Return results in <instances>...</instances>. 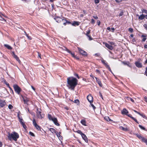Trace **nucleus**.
Returning <instances> with one entry per match:
<instances>
[{
    "label": "nucleus",
    "mask_w": 147,
    "mask_h": 147,
    "mask_svg": "<svg viewBox=\"0 0 147 147\" xmlns=\"http://www.w3.org/2000/svg\"><path fill=\"white\" fill-rule=\"evenodd\" d=\"M67 86L69 88L74 90V88L78 84L77 80L73 77H68L67 79Z\"/></svg>",
    "instance_id": "nucleus-1"
},
{
    "label": "nucleus",
    "mask_w": 147,
    "mask_h": 147,
    "mask_svg": "<svg viewBox=\"0 0 147 147\" xmlns=\"http://www.w3.org/2000/svg\"><path fill=\"white\" fill-rule=\"evenodd\" d=\"M8 137L9 139L10 140L12 139L16 141L19 138V135L17 133L14 132L11 134L9 133Z\"/></svg>",
    "instance_id": "nucleus-2"
},
{
    "label": "nucleus",
    "mask_w": 147,
    "mask_h": 147,
    "mask_svg": "<svg viewBox=\"0 0 147 147\" xmlns=\"http://www.w3.org/2000/svg\"><path fill=\"white\" fill-rule=\"evenodd\" d=\"M48 117L49 119L50 120H52V121H53L54 124L57 126H59V124L57 122V119L56 118H53L52 117V116L48 114Z\"/></svg>",
    "instance_id": "nucleus-3"
},
{
    "label": "nucleus",
    "mask_w": 147,
    "mask_h": 147,
    "mask_svg": "<svg viewBox=\"0 0 147 147\" xmlns=\"http://www.w3.org/2000/svg\"><path fill=\"white\" fill-rule=\"evenodd\" d=\"M13 87L16 92L18 94H19L21 91V88L20 87L16 84H14L13 85Z\"/></svg>",
    "instance_id": "nucleus-4"
},
{
    "label": "nucleus",
    "mask_w": 147,
    "mask_h": 147,
    "mask_svg": "<svg viewBox=\"0 0 147 147\" xmlns=\"http://www.w3.org/2000/svg\"><path fill=\"white\" fill-rule=\"evenodd\" d=\"M33 123L34 125L37 129L38 130H40V127L37 124L36 121L34 119L33 120Z\"/></svg>",
    "instance_id": "nucleus-5"
},
{
    "label": "nucleus",
    "mask_w": 147,
    "mask_h": 147,
    "mask_svg": "<svg viewBox=\"0 0 147 147\" xmlns=\"http://www.w3.org/2000/svg\"><path fill=\"white\" fill-rule=\"evenodd\" d=\"M36 113L37 116L38 118L40 119H42L43 118L44 115H43L42 114L41 115V112L40 111H39L38 109H37Z\"/></svg>",
    "instance_id": "nucleus-6"
},
{
    "label": "nucleus",
    "mask_w": 147,
    "mask_h": 147,
    "mask_svg": "<svg viewBox=\"0 0 147 147\" xmlns=\"http://www.w3.org/2000/svg\"><path fill=\"white\" fill-rule=\"evenodd\" d=\"M78 48L80 54L82 55H87V53L85 51L79 47H78Z\"/></svg>",
    "instance_id": "nucleus-7"
},
{
    "label": "nucleus",
    "mask_w": 147,
    "mask_h": 147,
    "mask_svg": "<svg viewBox=\"0 0 147 147\" xmlns=\"http://www.w3.org/2000/svg\"><path fill=\"white\" fill-rule=\"evenodd\" d=\"M12 56L16 59V60L20 64L21 61L19 59L18 57L15 54L14 52H12Z\"/></svg>",
    "instance_id": "nucleus-8"
},
{
    "label": "nucleus",
    "mask_w": 147,
    "mask_h": 147,
    "mask_svg": "<svg viewBox=\"0 0 147 147\" xmlns=\"http://www.w3.org/2000/svg\"><path fill=\"white\" fill-rule=\"evenodd\" d=\"M87 98L88 101L90 103L93 102V98L90 94H89L87 96Z\"/></svg>",
    "instance_id": "nucleus-9"
},
{
    "label": "nucleus",
    "mask_w": 147,
    "mask_h": 147,
    "mask_svg": "<svg viewBox=\"0 0 147 147\" xmlns=\"http://www.w3.org/2000/svg\"><path fill=\"white\" fill-rule=\"evenodd\" d=\"M135 135L136 136L140 139H141L143 142H144V140H146L147 139L143 137L142 136L140 135H139L138 134H135Z\"/></svg>",
    "instance_id": "nucleus-10"
},
{
    "label": "nucleus",
    "mask_w": 147,
    "mask_h": 147,
    "mask_svg": "<svg viewBox=\"0 0 147 147\" xmlns=\"http://www.w3.org/2000/svg\"><path fill=\"white\" fill-rule=\"evenodd\" d=\"M22 97L24 103L25 104H28V102L29 101V99L26 97H24L22 96Z\"/></svg>",
    "instance_id": "nucleus-11"
},
{
    "label": "nucleus",
    "mask_w": 147,
    "mask_h": 147,
    "mask_svg": "<svg viewBox=\"0 0 147 147\" xmlns=\"http://www.w3.org/2000/svg\"><path fill=\"white\" fill-rule=\"evenodd\" d=\"M103 44L105 45V46L109 49L112 50L113 49V48L112 46L109 45V44L105 42H103Z\"/></svg>",
    "instance_id": "nucleus-12"
},
{
    "label": "nucleus",
    "mask_w": 147,
    "mask_h": 147,
    "mask_svg": "<svg viewBox=\"0 0 147 147\" xmlns=\"http://www.w3.org/2000/svg\"><path fill=\"white\" fill-rule=\"evenodd\" d=\"M5 104L6 103L5 101L0 100V108L3 107Z\"/></svg>",
    "instance_id": "nucleus-13"
},
{
    "label": "nucleus",
    "mask_w": 147,
    "mask_h": 147,
    "mask_svg": "<svg viewBox=\"0 0 147 147\" xmlns=\"http://www.w3.org/2000/svg\"><path fill=\"white\" fill-rule=\"evenodd\" d=\"M81 136L82 137V138L85 140V141L86 142H88V139H87V137L86 136V135L85 134H83L82 135H81Z\"/></svg>",
    "instance_id": "nucleus-14"
},
{
    "label": "nucleus",
    "mask_w": 147,
    "mask_h": 147,
    "mask_svg": "<svg viewBox=\"0 0 147 147\" xmlns=\"http://www.w3.org/2000/svg\"><path fill=\"white\" fill-rule=\"evenodd\" d=\"M147 37V35L146 34H143L141 36L142 38H143V39L142 40V42H144L146 39V37Z\"/></svg>",
    "instance_id": "nucleus-15"
},
{
    "label": "nucleus",
    "mask_w": 147,
    "mask_h": 147,
    "mask_svg": "<svg viewBox=\"0 0 147 147\" xmlns=\"http://www.w3.org/2000/svg\"><path fill=\"white\" fill-rule=\"evenodd\" d=\"M128 111L125 109H124L121 111V113L122 114L127 115L128 113Z\"/></svg>",
    "instance_id": "nucleus-16"
},
{
    "label": "nucleus",
    "mask_w": 147,
    "mask_h": 147,
    "mask_svg": "<svg viewBox=\"0 0 147 147\" xmlns=\"http://www.w3.org/2000/svg\"><path fill=\"white\" fill-rule=\"evenodd\" d=\"M135 65L136 66L139 68L141 67H142V65L141 63L140 62H137L135 63Z\"/></svg>",
    "instance_id": "nucleus-17"
},
{
    "label": "nucleus",
    "mask_w": 147,
    "mask_h": 147,
    "mask_svg": "<svg viewBox=\"0 0 147 147\" xmlns=\"http://www.w3.org/2000/svg\"><path fill=\"white\" fill-rule=\"evenodd\" d=\"M65 49L66 50V51H67L68 52L70 53L72 55V56L74 57H76V56L74 54V53H72L69 50L67 49V48H65Z\"/></svg>",
    "instance_id": "nucleus-18"
},
{
    "label": "nucleus",
    "mask_w": 147,
    "mask_h": 147,
    "mask_svg": "<svg viewBox=\"0 0 147 147\" xmlns=\"http://www.w3.org/2000/svg\"><path fill=\"white\" fill-rule=\"evenodd\" d=\"M95 78L96 80V81L97 83L100 86H102V85L100 81L99 80L98 78H97L95 77Z\"/></svg>",
    "instance_id": "nucleus-19"
},
{
    "label": "nucleus",
    "mask_w": 147,
    "mask_h": 147,
    "mask_svg": "<svg viewBox=\"0 0 147 147\" xmlns=\"http://www.w3.org/2000/svg\"><path fill=\"white\" fill-rule=\"evenodd\" d=\"M50 131H51L52 133L56 134L57 131L53 128H50L49 129Z\"/></svg>",
    "instance_id": "nucleus-20"
},
{
    "label": "nucleus",
    "mask_w": 147,
    "mask_h": 147,
    "mask_svg": "<svg viewBox=\"0 0 147 147\" xmlns=\"http://www.w3.org/2000/svg\"><path fill=\"white\" fill-rule=\"evenodd\" d=\"M101 61L102 62V63L104 64L106 66V67L107 66H108V65H109L106 62V61L104 60V59H102L101 60Z\"/></svg>",
    "instance_id": "nucleus-21"
},
{
    "label": "nucleus",
    "mask_w": 147,
    "mask_h": 147,
    "mask_svg": "<svg viewBox=\"0 0 147 147\" xmlns=\"http://www.w3.org/2000/svg\"><path fill=\"white\" fill-rule=\"evenodd\" d=\"M80 22H76V21H74V22L72 24V25L73 26H78L80 24Z\"/></svg>",
    "instance_id": "nucleus-22"
},
{
    "label": "nucleus",
    "mask_w": 147,
    "mask_h": 147,
    "mask_svg": "<svg viewBox=\"0 0 147 147\" xmlns=\"http://www.w3.org/2000/svg\"><path fill=\"white\" fill-rule=\"evenodd\" d=\"M145 17L146 18V15L144 16V14H142L139 16L138 18L140 20H142Z\"/></svg>",
    "instance_id": "nucleus-23"
},
{
    "label": "nucleus",
    "mask_w": 147,
    "mask_h": 147,
    "mask_svg": "<svg viewBox=\"0 0 147 147\" xmlns=\"http://www.w3.org/2000/svg\"><path fill=\"white\" fill-rule=\"evenodd\" d=\"M120 129H121L124 131H127L128 130V129L127 127H120Z\"/></svg>",
    "instance_id": "nucleus-24"
},
{
    "label": "nucleus",
    "mask_w": 147,
    "mask_h": 147,
    "mask_svg": "<svg viewBox=\"0 0 147 147\" xmlns=\"http://www.w3.org/2000/svg\"><path fill=\"white\" fill-rule=\"evenodd\" d=\"M81 123L84 125L86 126V121L84 120H82L81 121Z\"/></svg>",
    "instance_id": "nucleus-25"
},
{
    "label": "nucleus",
    "mask_w": 147,
    "mask_h": 147,
    "mask_svg": "<svg viewBox=\"0 0 147 147\" xmlns=\"http://www.w3.org/2000/svg\"><path fill=\"white\" fill-rule=\"evenodd\" d=\"M4 46L9 49H12V48L11 46L7 44H5Z\"/></svg>",
    "instance_id": "nucleus-26"
},
{
    "label": "nucleus",
    "mask_w": 147,
    "mask_h": 147,
    "mask_svg": "<svg viewBox=\"0 0 147 147\" xmlns=\"http://www.w3.org/2000/svg\"><path fill=\"white\" fill-rule=\"evenodd\" d=\"M104 119L105 120L107 121H112V120L109 117H104Z\"/></svg>",
    "instance_id": "nucleus-27"
},
{
    "label": "nucleus",
    "mask_w": 147,
    "mask_h": 147,
    "mask_svg": "<svg viewBox=\"0 0 147 147\" xmlns=\"http://www.w3.org/2000/svg\"><path fill=\"white\" fill-rule=\"evenodd\" d=\"M74 103L77 104L78 105H79L80 104V101L78 99H76L74 100Z\"/></svg>",
    "instance_id": "nucleus-28"
},
{
    "label": "nucleus",
    "mask_w": 147,
    "mask_h": 147,
    "mask_svg": "<svg viewBox=\"0 0 147 147\" xmlns=\"http://www.w3.org/2000/svg\"><path fill=\"white\" fill-rule=\"evenodd\" d=\"M126 98H127L128 100H130L133 102H134V100L131 98L130 97H127Z\"/></svg>",
    "instance_id": "nucleus-29"
},
{
    "label": "nucleus",
    "mask_w": 147,
    "mask_h": 147,
    "mask_svg": "<svg viewBox=\"0 0 147 147\" xmlns=\"http://www.w3.org/2000/svg\"><path fill=\"white\" fill-rule=\"evenodd\" d=\"M139 126L141 129H142L143 130H146L145 128V127H143L142 125H139Z\"/></svg>",
    "instance_id": "nucleus-30"
},
{
    "label": "nucleus",
    "mask_w": 147,
    "mask_h": 147,
    "mask_svg": "<svg viewBox=\"0 0 147 147\" xmlns=\"http://www.w3.org/2000/svg\"><path fill=\"white\" fill-rule=\"evenodd\" d=\"M122 63L125 65H127L129 66V62H122Z\"/></svg>",
    "instance_id": "nucleus-31"
},
{
    "label": "nucleus",
    "mask_w": 147,
    "mask_h": 147,
    "mask_svg": "<svg viewBox=\"0 0 147 147\" xmlns=\"http://www.w3.org/2000/svg\"><path fill=\"white\" fill-rule=\"evenodd\" d=\"M76 132L78 133V134H80L81 136L83 134V133L82 131L80 130H78Z\"/></svg>",
    "instance_id": "nucleus-32"
},
{
    "label": "nucleus",
    "mask_w": 147,
    "mask_h": 147,
    "mask_svg": "<svg viewBox=\"0 0 147 147\" xmlns=\"http://www.w3.org/2000/svg\"><path fill=\"white\" fill-rule=\"evenodd\" d=\"M8 107L9 109H12L13 108V106L11 105H9Z\"/></svg>",
    "instance_id": "nucleus-33"
},
{
    "label": "nucleus",
    "mask_w": 147,
    "mask_h": 147,
    "mask_svg": "<svg viewBox=\"0 0 147 147\" xmlns=\"http://www.w3.org/2000/svg\"><path fill=\"white\" fill-rule=\"evenodd\" d=\"M140 116H142L144 118H145V119H147V117H146V116L145 115H144V114H140Z\"/></svg>",
    "instance_id": "nucleus-34"
},
{
    "label": "nucleus",
    "mask_w": 147,
    "mask_h": 147,
    "mask_svg": "<svg viewBox=\"0 0 147 147\" xmlns=\"http://www.w3.org/2000/svg\"><path fill=\"white\" fill-rule=\"evenodd\" d=\"M100 0H95L94 2L95 4H98L99 3Z\"/></svg>",
    "instance_id": "nucleus-35"
},
{
    "label": "nucleus",
    "mask_w": 147,
    "mask_h": 147,
    "mask_svg": "<svg viewBox=\"0 0 147 147\" xmlns=\"http://www.w3.org/2000/svg\"><path fill=\"white\" fill-rule=\"evenodd\" d=\"M19 121L20 122V123L21 124L23 123V119H21L20 118H19Z\"/></svg>",
    "instance_id": "nucleus-36"
},
{
    "label": "nucleus",
    "mask_w": 147,
    "mask_h": 147,
    "mask_svg": "<svg viewBox=\"0 0 147 147\" xmlns=\"http://www.w3.org/2000/svg\"><path fill=\"white\" fill-rule=\"evenodd\" d=\"M21 124L22 125L23 127L24 128L26 129V125H25V124L24 123H22Z\"/></svg>",
    "instance_id": "nucleus-37"
},
{
    "label": "nucleus",
    "mask_w": 147,
    "mask_h": 147,
    "mask_svg": "<svg viewBox=\"0 0 147 147\" xmlns=\"http://www.w3.org/2000/svg\"><path fill=\"white\" fill-rule=\"evenodd\" d=\"M21 124L22 125L23 127L24 128L26 129V125H25V124L24 123H22Z\"/></svg>",
    "instance_id": "nucleus-38"
},
{
    "label": "nucleus",
    "mask_w": 147,
    "mask_h": 147,
    "mask_svg": "<svg viewBox=\"0 0 147 147\" xmlns=\"http://www.w3.org/2000/svg\"><path fill=\"white\" fill-rule=\"evenodd\" d=\"M106 67L108 68V69H109V71H110L111 72H112L111 69L109 65H108V66H107Z\"/></svg>",
    "instance_id": "nucleus-39"
},
{
    "label": "nucleus",
    "mask_w": 147,
    "mask_h": 147,
    "mask_svg": "<svg viewBox=\"0 0 147 147\" xmlns=\"http://www.w3.org/2000/svg\"><path fill=\"white\" fill-rule=\"evenodd\" d=\"M144 26L146 30H147V24H144Z\"/></svg>",
    "instance_id": "nucleus-40"
},
{
    "label": "nucleus",
    "mask_w": 147,
    "mask_h": 147,
    "mask_svg": "<svg viewBox=\"0 0 147 147\" xmlns=\"http://www.w3.org/2000/svg\"><path fill=\"white\" fill-rule=\"evenodd\" d=\"M24 32L26 33V35L27 37L28 38H29L30 39H31V37L29 36L25 32Z\"/></svg>",
    "instance_id": "nucleus-41"
},
{
    "label": "nucleus",
    "mask_w": 147,
    "mask_h": 147,
    "mask_svg": "<svg viewBox=\"0 0 147 147\" xmlns=\"http://www.w3.org/2000/svg\"><path fill=\"white\" fill-rule=\"evenodd\" d=\"M142 12L143 13H144L147 14V10H146L143 9L142 11Z\"/></svg>",
    "instance_id": "nucleus-42"
},
{
    "label": "nucleus",
    "mask_w": 147,
    "mask_h": 147,
    "mask_svg": "<svg viewBox=\"0 0 147 147\" xmlns=\"http://www.w3.org/2000/svg\"><path fill=\"white\" fill-rule=\"evenodd\" d=\"M129 31L130 32H132L133 31V29L132 28H129Z\"/></svg>",
    "instance_id": "nucleus-43"
},
{
    "label": "nucleus",
    "mask_w": 147,
    "mask_h": 147,
    "mask_svg": "<svg viewBox=\"0 0 147 147\" xmlns=\"http://www.w3.org/2000/svg\"><path fill=\"white\" fill-rule=\"evenodd\" d=\"M91 105L92 107L94 109L96 108V107L94 106V105L92 104L91 103Z\"/></svg>",
    "instance_id": "nucleus-44"
},
{
    "label": "nucleus",
    "mask_w": 147,
    "mask_h": 147,
    "mask_svg": "<svg viewBox=\"0 0 147 147\" xmlns=\"http://www.w3.org/2000/svg\"><path fill=\"white\" fill-rule=\"evenodd\" d=\"M123 13L122 11L120 12L119 14V16H121L123 15Z\"/></svg>",
    "instance_id": "nucleus-45"
},
{
    "label": "nucleus",
    "mask_w": 147,
    "mask_h": 147,
    "mask_svg": "<svg viewBox=\"0 0 147 147\" xmlns=\"http://www.w3.org/2000/svg\"><path fill=\"white\" fill-rule=\"evenodd\" d=\"M60 132H59V134H57V133H56V135H57V137H60L61 136H60Z\"/></svg>",
    "instance_id": "nucleus-46"
},
{
    "label": "nucleus",
    "mask_w": 147,
    "mask_h": 147,
    "mask_svg": "<svg viewBox=\"0 0 147 147\" xmlns=\"http://www.w3.org/2000/svg\"><path fill=\"white\" fill-rule=\"evenodd\" d=\"M116 1L117 3H120L121 2L122 0H115Z\"/></svg>",
    "instance_id": "nucleus-47"
},
{
    "label": "nucleus",
    "mask_w": 147,
    "mask_h": 147,
    "mask_svg": "<svg viewBox=\"0 0 147 147\" xmlns=\"http://www.w3.org/2000/svg\"><path fill=\"white\" fill-rule=\"evenodd\" d=\"M111 30L112 32H113L115 30V28H112L111 29Z\"/></svg>",
    "instance_id": "nucleus-48"
},
{
    "label": "nucleus",
    "mask_w": 147,
    "mask_h": 147,
    "mask_svg": "<svg viewBox=\"0 0 147 147\" xmlns=\"http://www.w3.org/2000/svg\"><path fill=\"white\" fill-rule=\"evenodd\" d=\"M29 133H30V134L32 136H34V134L32 132H30Z\"/></svg>",
    "instance_id": "nucleus-49"
},
{
    "label": "nucleus",
    "mask_w": 147,
    "mask_h": 147,
    "mask_svg": "<svg viewBox=\"0 0 147 147\" xmlns=\"http://www.w3.org/2000/svg\"><path fill=\"white\" fill-rule=\"evenodd\" d=\"M93 18L95 19H97L98 18V17L96 16H93Z\"/></svg>",
    "instance_id": "nucleus-50"
},
{
    "label": "nucleus",
    "mask_w": 147,
    "mask_h": 147,
    "mask_svg": "<svg viewBox=\"0 0 147 147\" xmlns=\"http://www.w3.org/2000/svg\"><path fill=\"white\" fill-rule=\"evenodd\" d=\"M75 75L76 76L78 79L80 78H79L78 74H75Z\"/></svg>",
    "instance_id": "nucleus-51"
},
{
    "label": "nucleus",
    "mask_w": 147,
    "mask_h": 147,
    "mask_svg": "<svg viewBox=\"0 0 147 147\" xmlns=\"http://www.w3.org/2000/svg\"><path fill=\"white\" fill-rule=\"evenodd\" d=\"M134 111L135 112H136V113L139 114V115H140V113H139V112H137V111H136V110H134Z\"/></svg>",
    "instance_id": "nucleus-52"
},
{
    "label": "nucleus",
    "mask_w": 147,
    "mask_h": 147,
    "mask_svg": "<svg viewBox=\"0 0 147 147\" xmlns=\"http://www.w3.org/2000/svg\"><path fill=\"white\" fill-rule=\"evenodd\" d=\"M91 22L92 23L94 24L95 23V21L93 19H92L91 20Z\"/></svg>",
    "instance_id": "nucleus-53"
},
{
    "label": "nucleus",
    "mask_w": 147,
    "mask_h": 147,
    "mask_svg": "<svg viewBox=\"0 0 147 147\" xmlns=\"http://www.w3.org/2000/svg\"><path fill=\"white\" fill-rule=\"evenodd\" d=\"M145 73L146 75L147 76V68H146V69L145 71Z\"/></svg>",
    "instance_id": "nucleus-54"
},
{
    "label": "nucleus",
    "mask_w": 147,
    "mask_h": 147,
    "mask_svg": "<svg viewBox=\"0 0 147 147\" xmlns=\"http://www.w3.org/2000/svg\"><path fill=\"white\" fill-rule=\"evenodd\" d=\"M144 100L145 101L147 102V97H144Z\"/></svg>",
    "instance_id": "nucleus-55"
},
{
    "label": "nucleus",
    "mask_w": 147,
    "mask_h": 147,
    "mask_svg": "<svg viewBox=\"0 0 147 147\" xmlns=\"http://www.w3.org/2000/svg\"><path fill=\"white\" fill-rule=\"evenodd\" d=\"M97 23H98V25L99 26L100 24V21H99V20H98L97 21Z\"/></svg>",
    "instance_id": "nucleus-56"
},
{
    "label": "nucleus",
    "mask_w": 147,
    "mask_h": 147,
    "mask_svg": "<svg viewBox=\"0 0 147 147\" xmlns=\"http://www.w3.org/2000/svg\"><path fill=\"white\" fill-rule=\"evenodd\" d=\"M1 19H0V20H4L5 21V22H6V20H5V19H4L3 18H2L1 17Z\"/></svg>",
    "instance_id": "nucleus-57"
},
{
    "label": "nucleus",
    "mask_w": 147,
    "mask_h": 147,
    "mask_svg": "<svg viewBox=\"0 0 147 147\" xmlns=\"http://www.w3.org/2000/svg\"><path fill=\"white\" fill-rule=\"evenodd\" d=\"M88 36L90 40H92V38L90 36Z\"/></svg>",
    "instance_id": "nucleus-58"
},
{
    "label": "nucleus",
    "mask_w": 147,
    "mask_h": 147,
    "mask_svg": "<svg viewBox=\"0 0 147 147\" xmlns=\"http://www.w3.org/2000/svg\"><path fill=\"white\" fill-rule=\"evenodd\" d=\"M144 143H145L147 145V139L146 140H144Z\"/></svg>",
    "instance_id": "nucleus-59"
},
{
    "label": "nucleus",
    "mask_w": 147,
    "mask_h": 147,
    "mask_svg": "<svg viewBox=\"0 0 147 147\" xmlns=\"http://www.w3.org/2000/svg\"><path fill=\"white\" fill-rule=\"evenodd\" d=\"M90 33V31H88V32H87V35L88 36V35L89 34V33Z\"/></svg>",
    "instance_id": "nucleus-60"
},
{
    "label": "nucleus",
    "mask_w": 147,
    "mask_h": 147,
    "mask_svg": "<svg viewBox=\"0 0 147 147\" xmlns=\"http://www.w3.org/2000/svg\"><path fill=\"white\" fill-rule=\"evenodd\" d=\"M127 116H128V117H130L131 118V114H127Z\"/></svg>",
    "instance_id": "nucleus-61"
},
{
    "label": "nucleus",
    "mask_w": 147,
    "mask_h": 147,
    "mask_svg": "<svg viewBox=\"0 0 147 147\" xmlns=\"http://www.w3.org/2000/svg\"><path fill=\"white\" fill-rule=\"evenodd\" d=\"M31 87L33 89V90L35 91V88L32 86H31Z\"/></svg>",
    "instance_id": "nucleus-62"
},
{
    "label": "nucleus",
    "mask_w": 147,
    "mask_h": 147,
    "mask_svg": "<svg viewBox=\"0 0 147 147\" xmlns=\"http://www.w3.org/2000/svg\"><path fill=\"white\" fill-rule=\"evenodd\" d=\"M107 30H109V31H111V29L109 27H108L107 28Z\"/></svg>",
    "instance_id": "nucleus-63"
},
{
    "label": "nucleus",
    "mask_w": 147,
    "mask_h": 147,
    "mask_svg": "<svg viewBox=\"0 0 147 147\" xmlns=\"http://www.w3.org/2000/svg\"><path fill=\"white\" fill-rule=\"evenodd\" d=\"M144 47L145 48H147V45H145L144 46Z\"/></svg>",
    "instance_id": "nucleus-64"
}]
</instances>
